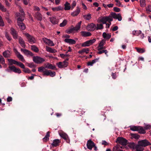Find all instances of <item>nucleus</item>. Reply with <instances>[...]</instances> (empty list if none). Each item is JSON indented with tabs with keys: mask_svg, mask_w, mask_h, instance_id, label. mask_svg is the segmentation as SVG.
Here are the masks:
<instances>
[{
	"mask_svg": "<svg viewBox=\"0 0 151 151\" xmlns=\"http://www.w3.org/2000/svg\"><path fill=\"white\" fill-rule=\"evenodd\" d=\"M96 41V40L95 39H93L92 40L87 41L83 43L81 45V46L83 47L89 46L95 42Z\"/></svg>",
	"mask_w": 151,
	"mask_h": 151,
	"instance_id": "nucleus-7",
	"label": "nucleus"
},
{
	"mask_svg": "<svg viewBox=\"0 0 151 151\" xmlns=\"http://www.w3.org/2000/svg\"><path fill=\"white\" fill-rule=\"evenodd\" d=\"M5 63V61L4 58L2 55H0V63L4 64Z\"/></svg>",
	"mask_w": 151,
	"mask_h": 151,
	"instance_id": "nucleus-47",
	"label": "nucleus"
},
{
	"mask_svg": "<svg viewBox=\"0 0 151 151\" xmlns=\"http://www.w3.org/2000/svg\"><path fill=\"white\" fill-rule=\"evenodd\" d=\"M10 33L12 35L13 38L16 39L18 38V33L16 30L14 28L12 27L10 29Z\"/></svg>",
	"mask_w": 151,
	"mask_h": 151,
	"instance_id": "nucleus-11",
	"label": "nucleus"
},
{
	"mask_svg": "<svg viewBox=\"0 0 151 151\" xmlns=\"http://www.w3.org/2000/svg\"><path fill=\"white\" fill-rule=\"evenodd\" d=\"M19 42L21 46L22 47L25 48L26 47V45L25 44V42L21 37H20L19 38Z\"/></svg>",
	"mask_w": 151,
	"mask_h": 151,
	"instance_id": "nucleus-17",
	"label": "nucleus"
},
{
	"mask_svg": "<svg viewBox=\"0 0 151 151\" xmlns=\"http://www.w3.org/2000/svg\"><path fill=\"white\" fill-rule=\"evenodd\" d=\"M132 33L134 35L137 36L141 34V31L140 30L134 31Z\"/></svg>",
	"mask_w": 151,
	"mask_h": 151,
	"instance_id": "nucleus-42",
	"label": "nucleus"
},
{
	"mask_svg": "<svg viewBox=\"0 0 151 151\" xmlns=\"http://www.w3.org/2000/svg\"><path fill=\"white\" fill-rule=\"evenodd\" d=\"M4 23L2 20V17L0 19V26L3 27L4 26Z\"/></svg>",
	"mask_w": 151,
	"mask_h": 151,
	"instance_id": "nucleus-62",
	"label": "nucleus"
},
{
	"mask_svg": "<svg viewBox=\"0 0 151 151\" xmlns=\"http://www.w3.org/2000/svg\"><path fill=\"white\" fill-rule=\"evenodd\" d=\"M35 17L38 20L41 21L42 20V15L39 12H37L35 14Z\"/></svg>",
	"mask_w": 151,
	"mask_h": 151,
	"instance_id": "nucleus-18",
	"label": "nucleus"
},
{
	"mask_svg": "<svg viewBox=\"0 0 151 151\" xmlns=\"http://www.w3.org/2000/svg\"><path fill=\"white\" fill-rule=\"evenodd\" d=\"M60 56L63 58H64L65 57H69L70 56V55L67 54V53H66V54H60Z\"/></svg>",
	"mask_w": 151,
	"mask_h": 151,
	"instance_id": "nucleus-54",
	"label": "nucleus"
},
{
	"mask_svg": "<svg viewBox=\"0 0 151 151\" xmlns=\"http://www.w3.org/2000/svg\"><path fill=\"white\" fill-rule=\"evenodd\" d=\"M104 53L107 56H108L107 54L108 53V51L106 50H103L101 51L100 50L99 52H97V53L98 54H101Z\"/></svg>",
	"mask_w": 151,
	"mask_h": 151,
	"instance_id": "nucleus-46",
	"label": "nucleus"
},
{
	"mask_svg": "<svg viewBox=\"0 0 151 151\" xmlns=\"http://www.w3.org/2000/svg\"><path fill=\"white\" fill-rule=\"evenodd\" d=\"M116 142H118L122 145H126L127 143V140L122 137H118L116 141Z\"/></svg>",
	"mask_w": 151,
	"mask_h": 151,
	"instance_id": "nucleus-4",
	"label": "nucleus"
},
{
	"mask_svg": "<svg viewBox=\"0 0 151 151\" xmlns=\"http://www.w3.org/2000/svg\"><path fill=\"white\" fill-rule=\"evenodd\" d=\"M94 146H95V144L91 139L88 141L87 147L88 149L91 150Z\"/></svg>",
	"mask_w": 151,
	"mask_h": 151,
	"instance_id": "nucleus-12",
	"label": "nucleus"
},
{
	"mask_svg": "<svg viewBox=\"0 0 151 151\" xmlns=\"http://www.w3.org/2000/svg\"><path fill=\"white\" fill-rule=\"evenodd\" d=\"M139 126H133L130 127V129L133 131H138Z\"/></svg>",
	"mask_w": 151,
	"mask_h": 151,
	"instance_id": "nucleus-43",
	"label": "nucleus"
},
{
	"mask_svg": "<svg viewBox=\"0 0 151 151\" xmlns=\"http://www.w3.org/2000/svg\"><path fill=\"white\" fill-rule=\"evenodd\" d=\"M105 41L106 40H102L100 42L98 46H99V47H102V46H103L105 42Z\"/></svg>",
	"mask_w": 151,
	"mask_h": 151,
	"instance_id": "nucleus-53",
	"label": "nucleus"
},
{
	"mask_svg": "<svg viewBox=\"0 0 151 151\" xmlns=\"http://www.w3.org/2000/svg\"><path fill=\"white\" fill-rule=\"evenodd\" d=\"M3 55L5 58H10L11 56L10 52L8 50H6L3 52Z\"/></svg>",
	"mask_w": 151,
	"mask_h": 151,
	"instance_id": "nucleus-22",
	"label": "nucleus"
},
{
	"mask_svg": "<svg viewBox=\"0 0 151 151\" xmlns=\"http://www.w3.org/2000/svg\"><path fill=\"white\" fill-rule=\"evenodd\" d=\"M18 26L19 27V28L22 30H24L26 28V26L23 23H21L17 24Z\"/></svg>",
	"mask_w": 151,
	"mask_h": 151,
	"instance_id": "nucleus-33",
	"label": "nucleus"
},
{
	"mask_svg": "<svg viewBox=\"0 0 151 151\" xmlns=\"http://www.w3.org/2000/svg\"><path fill=\"white\" fill-rule=\"evenodd\" d=\"M55 71L52 72L51 70H45L44 72L43 76H50L51 77H53L55 75Z\"/></svg>",
	"mask_w": 151,
	"mask_h": 151,
	"instance_id": "nucleus-9",
	"label": "nucleus"
},
{
	"mask_svg": "<svg viewBox=\"0 0 151 151\" xmlns=\"http://www.w3.org/2000/svg\"><path fill=\"white\" fill-rule=\"evenodd\" d=\"M28 66L30 68H35L36 66L33 63H28Z\"/></svg>",
	"mask_w": 151,
	"mask_h": 151,
	"instance_id": "nucleus-55",
	"label": "nucleus"
},
{
	"mask_svg": "<svg viewBox=\"0 0 151 151\" xmlns=\"http://www.w3.org/2000/svg\"><path fill=\"white\" fill-rule=\"evenodd\" d=\"M99 59V58H96L94 59L92 61L88 62L87 63V65L88 66H92L93 65V64L95 63L96 62H97Z\"/></svg>",
	"mask_w": 151,
	"mask_h": 151,
	"instance_id": "nucleus-29",
	"label": "nucleus"
},
{
	"mask_svg": "<svg viewBox=\"0 0 151 151\" xmlns=\"http://www.w3.org/2000/svg\"><path fill=\"white\" fill-rule=\"evenodd\" d=\"M80 12V9L79 7L77 6L76 10L71 13V15L73 17L77 16Z\"/></svg>",
	"mask_w": 151,
	"mask_h": 151,
	"instance_id": "nucleus-15",
	"label": "nucleus"
},
{
	"mask_svg": "<svg viewBox=\"0 0 151 151\" xmlns=\"http://www.w3.org/2000/svg\"><path fill=\"white\" fill-rule=\"evenodd\" d=\"M81 23L82 21H80L76 24L75 27H73V28L75 31H77L80 29L81 27Z\"/></svg>",
	"mask_w": 151,
	"mask_h": 151,
	"instance_id": "nucleus-27",
	"label": "nucleus"
},
{
	"mask_svg": "<svg viewBox=\"0 0 151 151\" xmlns=\"http://www.w3.org/2000/svg\"><path fill=\"white\" fill-rule=\"evenodd\" d=\"M130 134L132 137L136 139H138L140 137V136L136 134Z\"/></svg>",
	"mask_w": 151,
	"mask_h": 151,
	"instance_id": "nucleus-44",
	"label": "nucleus"
},
{
	"mask_svg": "<svg viewBox=\"0 0 151 151\" xmlns=\"http://www.w3.org/2000/svg\"><path fill=\"white\" fill-rule=\"evenodd\" d=\"M60 141L59 139H55L53 140V142L51 144V145L53 147H56L59 145V143Z\"/></svg>",
	"mask_w": 151,
	"mask_h": 151,
	"instance_id": "nucleus-20",
	"label": "nucleus"
},
{
	"mask_svg": "<svg viewBox=\"0 0 151 151\" xmlns=\"http://www.w3.org/2000/svg\"><path fill=\"white\" fill-rule=\"evenodd\" d=\"M0 9L4 12H5L6 11V9L4 7V6L1 3H0Z\"/></svg>",
	"mask_w": 151,
	"mask_h": 151,
	"instance_id": "nucleus-51",
	"label": "nucleus"
},
{
	"mask_svg": "<svg viewBox=\"0 0 151 151\" xmlns=\"http://www.w3.org/2000/svg\"><path fill=\"white\" fill-rule=\"evenodd\" d=\"M88 27L90 28V30L93 31L96 29V26L95 24L92 23L88 25Z\"/></svg>",
	"mask_w": 151,
	"mask_h": 151,
	"instance_id": "nucleus-25",
	"label": "nucleus"
},
{
	"mask_svg": "<svg viewBox=\"0 0 151 151\" xmlns=\"http://www.w3.org/2000/svg\"><path fill=\"white\" fill-rule=\"evenodd\" d=\"M21 50L22 52H23L25 55L27 56L30 55L32 56L34 55V54L32 52L27 49L21 48Z\"/></svg>",
	"mask_w": 151,
	"mask_h": 151,
	"instance_id": "nucleus-13",
	"label": "nucleus"
},
{
	"mask_svg": "<svg viewBox=\"0 0 151 151\" xmlns=\"http://www.w3.org/2000/svg\"><path fill=\"white\" fill-rule=\"evenodd\" d=\"M63 63L62 62H59V63H57L58 67L60 68H64V66H63Z\"/></svg>",
	"mask_w": 151,
	"mask_h": 151,
	"instance_id": "nucleus-59",
	"label": "nucleus"
},
{
	"mask_svg": "<svg viewBox=\"0 0 151 151\" xmlns=\"http://www.w3.org/2000/svg\"><path fill=\"white\" fill-rule=\"evenodd\" d=\"M42 40L44 43L49 46H52L54 45L53 42L52 41L45 37L42 38Z\"/></svg>",
	"mask_w": 151,
	"mask_h": 151,
	"instance_id": "nucleus-10",
	"label": "nucleus"
},
{
	"mask_svg": "<svg viewBox=\"0 0 151 151\" xmlns=\"http://www.w3.org/2000/svg\"><path fill=\"white\" fill-rule=\"evenodd\" d=\"M45 69V68L43 66L40 67L38 68V71L40 72H43L45 70H44V69Z\"/></svg>",
	"mask_w": 151,
	"mask_h": 151,
	"instance_id": "nucleus-58",
	"label": "nucleus"
},
{
	"mask_svg": "<svg viewBox=\"0 0 151 151\" xmlns=\"http://www.w3.org/2000/svg\"><path fill=\"white\" fill-rule=\"evenodd\" d=\"M146 10L147 12H151V6L150 5H149L146 7Z\"/></svg>",
	"mask_w": 151,
	"mask_h": 151,
	"instance_id": "nucleus-64",
	"label": "nucleus"
},
{
	"mask_svg": "<svg viewBox=\"0 0 151 151\" xmlns=\"http://www.w3.org/2000/svg\"><path fill=\"white\" fill-rule=\"evenodd\" d=\"M102 36L105 39L109 40L111 37V35L110 34H107L106 32L103 33Z\"/></svg>",
	"mask_w": 151,
	"mask_h": 151,
	"instance_id": "nucleus-24",
	"label": "nucleus"
},
{
	"mask_svg": "<svg viewBox=\"0 0 151 151\" xmlns=\"http://www.w3.org/2000/svg\"><path fill=\"white\" fill-rule=\"evenodd\" d=\"M5 36L7 39V40L9 41H10L12 40V38L10 36L8 32H5Z\"/></svg>",
	"mask_w": 151,
	"mask_h": 151,
	"instance_id": "nucleus-49",
	"label": "nucleus"
},
{
	"mask_svg": "<svg viewBox=\"0 0 151 151\" xmlns=\"http://www.w3.org/2000/svg\"><path fill=\"white\" fill-rule=\"evenodd\" d=\"M46 68H48L52 69V70H54L55 68V67L52 64H48L46 66Z\"/></svg>",
	"mask_w": 151,
	"mask_h": 151,
	"instance_id": "nucleus-45",
	"label": "nucleus"
},
{
	"mask_svg": "<svg viewBox=\"0 0 151 151\" xmlns=\"http://www.w3.org/2000/svg\"><path fill=\"white\" fill-rule=\"evenodd\" d=\"M114 11L116 12H119L120 11V9L119 8L115 7L113 8Z\"/></svg>",
	"mask_w": 151,
	"mask_h": 151,
	"instance_id": "nucleus-61",
	"label": "nucleus"
},
{
	"mask_svg": "<svg viewBox=\"0 0 151 151\" xmlns=\"http://www.w3.org/2000/svg\"><path fill=\"white\" fill-rule=\"evenodd\" d=\"M117 17L116 19H117L118 21H121L122 20V17L120 14H117Z\"/></svg>",
	"mask_w": 151,
	"mask_h": 151,
	"instance_id": "nucleus-60",
	"label": "nucleus"
},
{
	"mask_svg": "<svg viewBox=\"0 0 151 151\" xmlns=\"http://www.w3.org/2000/svg\"><path fill=\"white\" fill-rule=\"evenodd\" d=\"M59 134L60 136L64 139L66 140L68 139V135L65 133H60Z\"/></svg>",
	"mask_w": 151,
	"mask_h": 151,
	"instance_id": "nucleus-40",
	"label": "nucleus"
},
{
	"mask_svg": "<svg viewBox=\"0 0 151 151\" xmlns=\"http://www.w3.org/2000/svg\"><path fill=\"white\" fill-rule=\"evenodd\" d=\"M142 146L140 145L139 144H138V145H136L135 149H136L137 151H143V149L142 148Z\"/></svg>",
	"mask_w": 151,
	"mask_h": 151,
	"instance_id": "nucleus-35",
	"label": "nucleus"
},
{
	"mask_svg": "<svg viewBox=\"0 0 151 151\" xmlns=\"http://www.w3.org/2000/svg\"><path fill=\"white\" fill-rule=\"evenodd\" d=\"M136 146V145L134 142H130L128 145L129 147L133 150L135 149Z\"/></svg>",
	"mask_w": 151,
	"mask_h": 151,
	"instance_id": "nucleus-36",
	"label": "nucleus"
},
{
	"mask_svg": "<svg viewBox=\"0 0 151 151\" xmlns=\"http://www.w3.org/2000/svg\"><path fill=\"white\" fill-rule=\"evenodd\" d=\"M33 60L34 62L37 64L42 63L45 61L44 59L38 56H33Z\"/></svg>",
	"mask_w": 151,
	"mask_h": 151,
	"instance_id": "nucleus-5",
	"label": "nucleus"
},
{
	"mask_svg": "<svg viewBox=\"0 0 151 151\" xmlns=\"http://www.w3.org/2000/svg\"><path fill=\"white\" fill-rule=\"evenodd\" d=\"M113 20L111 16L103 17L99 19V22H102L103 24H106V28H109L111 23V22Z\"/></svg>",
	"mask_w": 151,
	"mask_h": 151,
	"instance_id": "nucleus-1",
	"label": "nucleus"
},
{
	"mask_svg": "<svg viewBox=\"0 0 151 151\" xmlns=\"http://www.w3.org/2000/svg\"><path fill=\"white\" fill-rule=\"evenodd\" d=\"M9 62V65H12L13 64L16 65L20 67H23V64L21 62H18L17 61L12 59H8Z\"/></svg>",
	"mask_w": 151,
	"mask_h": 151,
	"instance_id": "nucleus-2",
	"label": "nucleus"
},
{
	"mask_svg": "<svg viewBox=\"0 0 151 151\" xmlns=\"http://www.w3.org/2000/svg\"><path fill=\"white\" fill-rule=\"evenodd\" d=\"M83 17L85 19L88 20H90L91 18V15L90 14L83 15Z\"/></svg>",
	"mask_w": 151,
	"mask_h": 151,
	"instance_id": "nucleus-39",
	"label": "nucleus"
},
{
	"mask_svg": "<svg viewBox=\"0 0 151 151\" xmlns=\"http://www.w3.org/2000/svg\"><path fill=\"white\" fill-rule=\"evenodd\" d=\"M138 131L139 133L140 134H144L146 133V131L145 130V129H144L142 127L139 126Z\"/></svg>",
	"mask_w": 151,
	"mask_h": 151,
	"instance_id": "nucleus-31",
	"label": "nucleus"
},
{
	"mask_svg": "<svg viewBox=\"0 0 151 151\" xmlns=\"http://www.w3.org/2000/svg\"><path fill=\"white\" fill-rule=\"evenodd\" d=\"M31 49L32 50L36 52H37L39 51L38 48L35 45L31 46Z\"/></svg>",
	"mask_w": 151,
	"mask_h": 151,
	"instance_id": "nucleus-37",
	"label": "nucleus"
},
{
	"mask_svg": "<svg viewBox=\"0 0 151 151\" xmlns=\"http://www.w3.org/2000/svg\"><path fill=\"white\" fill-rule=\"evenodd\" d=\"M67 21L66 19H64L63 22L60 24V27H63L66 25L67 23Z\"/></svg>",
	"mask_w": 151,
	"mask_h": 151,
	"instance_id": "nucleus-48",
	"label": "nucleus"
},
{
	"mask_svg": "<svg viewBox=\"0 0 151 151\" xmlns=\"http://www.w3.org/2000/svg\"><path fill=\"white\" fill-rule=\"evenodd\" d=\"M50 20L52 23L53 24H58L59 20L55 17H51L49 18Z\"/></svg>",
	"mask_w": 151,
	"mask_h": 151,
	"instance_id": "nucleus-14",
	"label": "nucleus"
},
{
	"mask_svg": "<svg viewBox=\"0 0 151 151\" xmlns=\"http://www.w3.org/2000/svg\"><path fill=\"white\" fill-rule=\"evenodd\" d=\"M97 27H96V29L98 30V29H101L103 28V26L102 24H97Z\"/></svg>",
	"mask_w": 151,
	"mask_h": 151,
	"instance_id": "nucleus-50",
	"label": "nucleus"
},
{
	"mask_svg": "<svg viewBox=\"0 0 151 151\" xmlns=\"http://www.w3.org/2000/svg\"><path fill=\"white\" fill-rule=\"evenodd\" d=\"M65 7L64 9L65 10H69L70 9V3L66 1L64 4Z\"/></svg>",
	"mask_w": 151,
	"mask_h": 151,
	"instance_id": "nucleus-30",
	"label": "nucleus"
},
{
	"mask_svg": "<svg viewBox=\"0 0 151 151\" xmlns=\"http://www.w3.org/2000/svg\"><path fill=\"white\" fill-rule=\"evenodd\" d=\"M81 33L82 36L84 37L90 36L91 35V33L88 32L82 31L81 32Z\"/></svg>",
	"mask_w": 151,
	"mask_h": 151,
	"instance_id": "nucleus-19",
	"label": "nucleus"
},
{
	"mask_svg": "<svg viewBox=\"0 0 151 151\" xmlns=\"http://www.w3.org/2000/svg\"><path fill=\"white\" fill-rule=\"evenodd\" d=\"M111 16L112 17V18H113L115 19H116L117 16V14H116L115 13L111 12Z\"/></svg>",
	"mask_w": 151,
	"mask_h": 151,
	"instance_id": "nucleus-56",
	"label": "nucleus"
},
{
	"mask_svg": "<svg viewBox=\"0 0 151 151\" xmlns=\"http://www.w3.org/2000/svg\"><path fill=\"white\" fill-rule=\"evenodd\" d=\"M138 144H139L141 146L144 147L151 145V143L147 139H143L139 141L138 142Z\"/></svg>",
	"mask_w": 151,
	"mask_h": 151,
	"instance_id": "nucleus-6",
	"label": "nucleus"
},
{
	"mask_svg": "<svg viewBox=\"0 0 151 151\" xmlns=\"http://www.w3.org/2000/svg\"><path fill=\"white\" fill-rule=\"evenodd\" d=\"M63 9V7L61 6H59L58 7H53L52 8L53 11H59L60 10H62Z\"/></svg>",
	"mask_w": 151,
	"mask_h": 151,
	"instance_id": "nucleus-32",
	"label": "nucleus"
},
{
	"mask_svg": "<svg viewBox=\"0 0 151 151\" xmlns=\"http://www.w3.org/2000/svg\"><path fill=\"white\" fill-rule=\"evenodd\" d=\"M64 41L70 44H75L76 43V41L72 39L66 38L64 40Z\"/></svg>",
	"mask_w": 151,
	"mask_h": 151,
	"instance_id": "nucleus-16",
	"label": "nucleus"
},
{
	"mask_svg": "<svg viewBox=\"0 0 151 151\" xmlns=\"http://www.w3.org/2000/svg\"><path fill=\"white\" fill-rule=\"evenodd\" d=\"M46 50L47 51L50 53H55L57 52V51L55 49L52 48L48 46H46Z\"/></svg>",
	"mask_w": 151,
	"mask_h": 151,
	"instance_id": "nucleus-21",
	"label": "nucleus"
},
{
	"mask_svg": "<svg viewBox=\"0 0 151 151\" xmlns=\"http://www.w3.org/2000/svg\"><path fill=\"white\" fill-rule=\"evenodd\" d=\"M24 34L26 36L28 40V41L29 43L31 44L35 43V39L33 36L27 33H25Z\"/></svg>",
	"mask_w": 151,
	"mask_h": 151,
	"instance_id": "nucleus-8",
	"label": "nucleus"
},
{
	"mask_svg": "<svg viewBox=\"0 0 151 151\" xmlns=\"http://www.w3.org/2000/svg\"><path fill=\"white\" fill-rule=\"evenodd\" d=\"M50 132H48L45 136V137L43 138L42 140L43 142H46L47 141L49 140V137L50 136Z\"/></svg>",
	"mask_w": 151,
	"mask_h": 151,
	"instance_id": "nucleus-26",
	"label": "nucleus"
},
{
	"mask_svg": "<svg viewBox=\"0 0 151 151\" xmlns=\"http://www.w3.org/2000/svg\"><path fill=\"white\" fill-rule=\"evenodd\" d=\"M23 69V71L25 73H30L31 72V71L28 68H25V66L23 64V67H21Z\"/></svg>",
	"mask_w": 151,
	"mask_h": 151,
	"instance_id": "nucleus-34",
	"label": "nucleus"
},
{
	"mask_svg": "<svg viewBox=\"0 0 151 151\" xmlns=\"http://www.w3.org/2000/svg\"><path fill=\"white\" fill-rule=\"evenodd\" d=\"M140 3L141 7H144L145 5V0H140Z\"/></svg>",
	"mask_w": 151,
	"mask_h": 151,
	"instance_id": "nucleus-52",
	"label": "nucleus"
},
{
	"mask_svg": "<svg viewBox=\"0 0 151 151\" xmlns=\"http://www.w3.org/2000/svg\"><path fill=\"white\" fill-rule=\"evenodd\" d=\"M115 2H116V5L118 6H123L121 3L120 1L118 0H115Z\"/></svg>",
	"mask_w": 151,
	"mask_h": 151,
	"instance_id": "nucleus-57",
	"label": "nucleus"
},
{
	"mask_svg": "<svg viewBox=\"0 0 151 151\" xmlns=\"http://www.w3.org/2000/svg\"><path fill=\"white\" fill-rule=\"evenodd\" d=\"M21 17H19L17 19V24L19 23H23L22 22L24 20V17H23L22 16H21Z\"/></svg>",
	"mask_w": 151,
	"mask_h": 151,
	"instance_id": "nucleus-41",
	"label": "nucleus"
},
{
	"mask_svg": "<svg viewBox=\"0 0 151 151\" xmlns=\"http://www.w3.org/2000/svg\"><path fill=\"white\" fill-rule=\"evenodd\" d=\"M74 31H75V30L73 28V26L72 25L71 28H69L66 30L65 32L68 34H70L72 33Z\"/></svg>",
	"mask_w": 151,
	"mask_h": 151,
	"instance_id": "nucleus-28",
	"label": "nucleus"
},
{
	"mask_svg": "<svg viewBox=\"0 0 151 151\" xmlns=\"http://www.w3.org/2000/svg\"><path fill=\"white\" fill-rule=\"evenodd\" d=\"M8 68L9 69H6V70L9 72H10V70L12 71L15 73H18L19 74H20L22 72L20 69L19 68H17L14 65L9 66Z\"/></svg>",
	"mask_w": 151,
	"mask_h": 151,
	"instance_id": "nucleus-3",
	"label": "nucleus"
},
{
	"mask_svg": "<svg viewBox=\"0 0 151 151\" xmlns=\"http://www.w3.org/2000/svg\"><path fill=\"white\" fill-rule=\"evenodd\" d=\"M83 52H85L86 54H88L89 52V50L88 48H84L83 49Z\"/></svg>",
	"mask_w": 151,
	"mask_h": 151,
	"instance_id": "nucleus-63",
	"label": "nucleus"
},
{
	"mask_svg": "<svg viewBox=\"0 0 151 151\" xmlns=\"http://www.w3.org/2000/svg\"><path fill=\"white\" fill-rule=\"evenodd\" d=\"M16 55L17 57L22 61L24 62L25 61V60L23 56L20 54L19 52L17 51Z\"/></svg>",
	"mask_w": 151,
	"mask_h": 151,
	"instance_id": "nucleus-23",
	"label": "nucleus"
},
{
	"mask_svg": "<svg viewBox=\"0 0 151 151\" xmlns=\"http://www.w3.org/2000/svg\"><path fill=\"white\" fill-rule=\"evenodd\" d=\"M135 48L136 49L137 51L139 53H142L145 52V50L144 48H139L137 47H135Z\"/></svg>",
	"mask_w": 151,
	"mask_h": 151,
	"instance_id": "nucleus-38",
	"label": "nucleus"
}]
</instances>
